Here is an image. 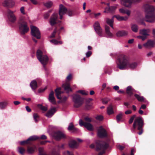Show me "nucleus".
<instances>
[{
  "mask_svg": "<svg viewBox=\"0 0 155 155\" xmlns=\"http://www.w3.org/2000/svg\"><path fill=\"white\" fill-rule=\"evenodd\" d=\"M53 136L56 140H59L65 137V135L61 132L60 131L55 132Z\"/></svg>",
  "mask_w": 155,
  "mask_h": 155,
  "instance_id": "nucleus-13",
  "label": "nucleus"
},
{
  "mask_svg": "<svg viewBox=\"0 0 155 155\" xmlns=\"http://www.w3.org/2000/svg\"><path fill=\"white\" fill-rule=\"evenodd\" d=\"M114 17L110 19L107 18L106 19V22L112 28H113V23L114 22Z\"/></svg>",
  "mask_w": 155,
  "mask_h": 155,
  "instance_id": "nucleus-30",
  "label": "nucleus"
},
{
  "mask_svg": "<svg viewBox=\"0 0 155 155\" xmlns=\"http://www.w3.org/2000/svg\"><path fill=\"white\" fill-rule=\"evenodd\" d=\"M155 43L154 41L150 40H148L146 43H144L143 46L147 48H150L154 47Z\"/></svg>",
  "mask_w": 155,
  "mask_h": 155,
  "instance_id": "nucleus-19",
  "label": "nucleus"
},
{
  "mask_svg": "<svg viewBox=\"0 0 155 155\" xmlns=\"http://www.w3.org/2000/svg\"><path fill=\"white\" fill-rule=\"evenodd\" d=\"M107 113L108 115H110L114 113L113 107L112 105H110L107 109Z\"/></svg>",
  "mask_w": 155,
  "mask_h": 155,
  "instance_id": "nucleus-33",
  "label": "nucleus"
},
{
  "mask_svg": "<svg viewBox=\"0 0 155 155\" xmlns=\"http://www.w3.org/2000/svg\"><path fill=\"white\" fill-rule=\"evenodd\" d=\"M67 11V8L63 5L60 4L59 5V14L60 16V19H62L63 15L65 14Z\"/></svg>",
  "mask_w": 155,
  "mask_h": 155,
  "instance_id": "nucleus-14",
  "label": "nucleus"
},
{
  "mask_svg": "<svg viewBox=\"0 0 155 155\" xmlns=\"http://www.w3.org/2000/svg\"><path fill=\"white\" fill-rule=\"evenodd\" d=\"M144 122L142 117H137L134 120L133 125V128L131 129L132 132H135L136 129L138 131L137 134L141 135L143 132V127L144 125Z\"/></svg>",
  "mask_w": 155,
  "mask_h": 155,
  "instance_id": "nucleus-3",
  "label": "nucleus"
},
{
  "mask_svg": "<svg viewBox=\"0 0 155 155\" xmlns=\"http://www.w3.org/2000/svg\"><path fill=\"white\" fill-rule=\"evenodd\" d=\"M145 14V21L149 22H153L155 20V8L148 4L144 5Z\"/></svg>",
  "mask_w": 155,
  "mask_h": 155,
  "instance_id": "nucleus-2",
  "label": "nucleus"
},
{
  "mask_svg": "<svg viewBox=\"0 0 155 155\" xmlns=\"http://www.w3.org/2000/svg\"><path fill=\"white\" fill-rule=\"evenodd\" d=\"M128 32L124 30L119 31L116 33V35L117 37H124L127 36Z\"/></svg>",
  "mask_w": 155,
  "mask_h": 155,
  "instance_id": "nucleus-23",
  "label": "nucleus"
},
{
  "mask_svg": "<svg viewBox=\"0 0 155 155\" xmlns=\"http://www.w3.org/2000/svg\"><path fill=\"white\" fill-rule=\"evenodd\" d=\"M15 4L14 2L12 0H5L3 3L4 6L8 8L13 7Z\"/></svg>",
  "mask_w": 155,
  "mask_h": 155,
  "instance_id": "nucleus-18",
  "label": "nucleus"
},
{
  "mask_svg": "<svg viewBox=\"0 0 155 155\" xmlns=\"http://www.w3.org/2000/svg\"><path fill=\"white\" fill-rule=\"evenodd\" d=\"M48 100L49 101L54 104H56V102L54 96V92L53 91H51L49 95Z\"/></svg>",
  "mask_w": 155,
  "mask_h": 155,
  "instance_id": "nucleus-20",
  "label": "nucleus"
},
{
  "mask_svg": "<svg viewBox=\"0 0 155 155\" xmlns=\"http://www.w3.org/2000/svg\"><path fill=\"white\" fill-rule=\"evenodd\" d=\"M56 111L55 108H51L45 114V116L48 117H51Z\"/></svg>",
  "mask_w": 155,
  "mask_h": 155,
  "instance_id": "nucleus-22",
  "label": "nucleus"
},
{
  "mask_svg": "<svg viewBox=\"0 0 155 155\" xmlns=\"http://www.w3.org/2000/svg\"><path fill=\"white\" fill-rule=\"evenodd\" d=\"M74 127L73 125V123H71L68 127V130L70 131H72L73 128Z\"/></svg>",
  "mask_w": 155,
  "mask_h": 155,
  "instance_id": "nucleus-44",
  "label": "nucleus"
},
{
  "mask_svg": "<svg viewBox=\"0 0 155 155\" xmlns=\"http://www.w3.org/2000/svg\"><path fill=\"white\" fill-rule=\"evenodd\" d=\"M38 107L42 110L45 111L47 110L48 108L47 107L43 106L42 104H38L37 105Z\"/></svg>",
  "mask_w": 155,
  "mask_h": 155,
  "instance_id": "nucleus-35",
  "label": "nucleus"
},
{
  "mask_svg": "<svg viewBox=\"0 0 155 155\" xmlns=\"http://www.w3.org/2000/svg\"><path fill=\"white\" fill-rule=\"evenodd\" d=\"M33 118L35 122L36 123L38 121L39 119V116L37 114L35 113L33 114Z\"/></svg>",
  "mask_w": 155,
  "mask_h": 155,
  "instance_id": "nucleus-39",
  "label": "nucleus"
},
{
  "mask_svg": "<svg viewBox=\"0 0 155 155\" xmlns=\"http://www.w3.org/2000/svg\"><path fill=\"white\" fill-rule=\"evenodd\" d=\"M131 29L134 32H136L138 30V27L136 24L132 25L131 26Z\"/></svg>",
  "mask_w": 155,
  "mask_h": 155,
  "instance_id": "nucleus-36",
  "label": "nucleus"
},
{
  "mask_svg": "<svg viewBox=\"0 0 155 155\" xmlns=\"http://www.w3.org/2000/svg\"><path fill=\"white\" fill-rule=\"evenodd\" d=\"M134 90L131 86L127 87L126 89V93L130 97H131L133 94Z\"/></svg>",
  "mask_w": 155,
  "mask_h": 155,
  "instance_id": "nucleus-26",
  "label": "nucleus"
},
{
  "mask_svg": "<svg viewBox=\"0 0 155 155\" xmlns=\"http://www.w3.org/2000/svg\"><path fill=\"white\" fill-rule=\"evenodd\" d=\"M7 16L8 21L12 23H14L16 20V17L14 14L13 11L8 9L7 11Z\"/></svg>",
  "mask_w": 155,
  "mask_h": 155,
  "instance_id": "nucleus-9",
  "label": "nucleus"
},
{
  "mask_svg": "<svg viewBox=\"0 0 155 155\" xmlns=\"http://www.w3.org/2000/svg\"><path fill=\"white\" fill-rule=\"evenodd\" d=\"M87 123L84 122L82 120L80 119L79 121V124L81 126H85Z\"/></svg>",
  "mask_w": 155,
  "mask_h": 155,
  "instance_id": "nucleus-48",
  "label": "nucleus"
},
{
  "mask_svg": "<svg viewBox=\"0 0 155 155\" xmlns=\"http://www.w3.org/2000/svg\"><path fill=\"white\" fill-rule=\"evenodd\" d=\"M92 107V104L91 103H87L86 105L85 108L87 110H89Z\"/></svg>",
  "mask_w": 155,
  "mask_h": 155,
  "instance_id": "nucleus-45",
  "label": "nucleus"
},
{
  "mask_svg": "<svg viewBox=\"0 0 155 155\" xmlns=\"http://www.w3.org/2000/svg\"><path fill=\"white\" fill-rule=\"evenodd\" d=\"M61 87H58L55 90V95L57 98L61 100V94L62 93L61 91Z\"/></svg>",
  "mask_w": 155,
  "mask_h": 155,
  "instance_id": "nucleus-25",
  "label": "nucleus"
},
{
  "mask_svg": "<svg viewBox=\"0 0 155 155\" xmlns=\"http://www.w3.org/2000/svg\"><path fill=\"white\" fill-rule=\"evenodd\" d=\"M30 86L34 90H36L38 87L37 82L35 80H33L31 82Z\"/></svg>",
  "mask_w": 155,
  "mask_h": 155,
  "instance_id": "nucleus-27",
  "label": "nucleus"
},
{
  "mask_svg": "<svg viewBox=\"0 0 155 155\" xmlns=\"http://www.w3.org/2000/svg\"><path fill=\"white\" fill-rule=\"evenodd\" d=\"M7 103L6 102H0V108L3 109L5 108L7 105Z\"/></svg>",
  "mask_w": 155,
  "mask_h": 155,
  "instance_id": "nucleus-38",
  "label": "nucleus"
},
{
  "mask_svg": "<svg viewBox=\"0 0 155 155\" xmlns=\"http://www.w3.org/2000/svg\"><path fill=\"white\" fill-rule=\"evenodd\" d=\"M37 137L39 138L37 139V140L39 139H41L42 140H45L47 139V137L44 134L41 135L40 137H38L37 136Z\"/></svg>",
  "mask_w": 155,
  "mask_h": 155,
  "instance_id": "nucleus-54",
  "label": "nucleus"
},
{
  "mask_svg": "<svg viewBox=\"0 0 155 155\" xmlns=\"http://www.w3.org/2000/svg\"><path fill=\"white\" fill-rule=\"evenodd\" d=\"M134 96L139 101L143 102L145 101V99L143 96H140L138 94H135Z\"/></svg>",
  "mask_w": 155,
  "mask_h": 155,
  "instance_id": "nucleus-29",
  "label": "nucleus"
},
{
  "mask_svg": "<svg viewBox=\"0 0 155 155\" xmlns=\"http://www.w3.org/2000/svg\"><path fill=\"white\" fill-rule=\"evenodd\" d=\"M50 141L48 140L41 141L40 142V144L41 145H45L47 143H50Z\"/></svg>",
  "mask_w": 155,
  "mask_h": 155,
  "instance_id": "nucleus-59",
  "label": "nucleus"
},
{
  "mask_svg": "<svg viewBox=\"0 0 155 155\" xmlns=\"http://www.w3.org/2000/svg\"><path fill=\"white\" fill-rule=\"evenodd\" d=\"M137 38L142 39V41H144L147 38V36L143 35H139L137 36Z\"/></svg>",
  "mask_w": 155,
  "mask_h": 155,
  "instance_id": "nucleus-51",
  "label": "nucleus"
},
{
  "mask_svg": "<svg viewBox=\"0 0 155 155\" xmlns=\"http://www.w3.org/2000/svg\"><path fill=\"white\" fill-rule=\"evenodd\" d=\"M118 6V5H116L114 6L106 7L104 12V13H110L112 14H114Z\"/></svg>",
  "mask_w": 155,
  "mask_h": 155,
  "instance_id": "nucleus-16",
  "label": "nucleus"
},
{
  "mask_svg": "<svg viewBox=\"0 0 155 155\" xmlns=\"http://www.w3.org/2000/svg\"><path fill=\"white\" fill-rule=\"evenodd\" d=\"M113 17L116 18L117 20L119 21H126L127 20L128 18L127 17H123L119 15H115L113 16Z\"/></svg>",
  "mask_w": 155,
  "mask_h": 155,
  "instance_id": "nucleus-31",
  "label": "nucleus"
},
{
  "mask_svg": "<svg viewBox=\"0 0 155 155\" xmlns=\"http://www.w3.org/2000/svg\"><path fill=\"white\" fill-rule=\"evenodd\" d=\"M51 42L53 43L55 45H58V44H62L63 43L62 41H58L57 40L53 39L51 41Z\"/></svg>",
  "mask_w": 155,
  "mask_h": 155,
  "instance_id": "nucleus-37",
  "label": "nucleus"
},
{
  "mask_svg": "<svg viewBox=\"0 0 155 155\" xmlns=\"http://www.w3.org/2000/svg\"><path fill=\"white\" fill-rule=\"evenodd\" d=\"M27 151L28 153H31L34 152V150L32 147H28Z\"/></svg>",
  "mask_w": 155,
  "mask_h": 155,
  "instance_id": "nucleus-47",
  "label": "nucleus"
},
{
  "mask_svg": "<svg viewBox=\"0 0 155 155\" xmlns=\"http://www.w3.org/2000/svg\"><path fill=\"white\" fill-rule=\"evenodd\" d=\"M68 98V97L64 96L63 97V98L61 97V102L62 103L65 102L67 100Z\"/></svg>",
  "mask_w": 155,
  "mask_h": 155,
  "instance_id": "nucleus-55",
  "label": "nucleus"
},
{
  "mask_svg": "<svg viewBox=\"0 0 155 155\" xmlns=\"http://www.w3.org/2000/svg\"><path fill=\"white\" fill-rule=\"evenodd\" d=\"M72 101L74 102V107L78 108L81 107L84 102V98L77 94H74L72 95Z\"/></svg>",
  "mask_w": 155,
  "mask_h": 155,
  "instance_id": "nucleus-6",
  "label": "nucleus"
},
{
  "mask_svg": "<svg viewBox=\"0 0 155 155\" xmlns=\"http://www.w3.org/2000/svg\"><path fill=\"white\" fill-rule=\"evenodd\" d=\"M19 25V30L21 35H24L29 30L28 24L22 18H20L18 22Z\"/></svg>",
  "mask_w": 155,
  "mask_h": 155,
  "instance_id": "nucleus-5",
  "label": "nucleus"
},
{
  "mask_svg": "<svg viewBox=\"0 0 155 155\" xmlns=\"http://www.w3.org/2000/svg\"><path fill=\"white\" fill-rule=\"evenodd\" d=\"M72 132L74 133H77L79 131V129L75 127L72 130Z\"/></svg>",
  "mask_w": 155,
  "mask_h": 155,
  "instance_id": "nucleus-63",
  "label": "nucleus"
},
{
  "mask_svg": "<svg viewBox=\"0 0 155 155\" xmlns=\"http://www.w3.org/2000/svg\"><path fill=\"white\" fill-rule=\"evenodd\" d=\"M97 136L100 138L106 137L107 135L106 131L102 126L100 127V129L98 130L97 133Z\"/></svg>",
  "mask_w": 155,
  "mask_h": 155,
  "instance_id": "nucleus-12",
  "label": "nucleus"
},
{
  "mask_svg": "<svg viewBox=\"0 0 155 155\" xmlns=\"http://www.w3.org/2000/svg\"><path fill=\"white\" fill-rule=\"evenodd\" d=\"M84 120L85 121L90 122L91 121V119L87 117H86L84 118Z\"/></svg>",
  "mask_w": 155,
  "mask_h": 155,
  "instance_id": "nucleus-62",
  "label": "nucleus"
},
{
  "mask_svg": "<svg viewBox=\"0 0 155 155\" xmlns=\"http://www.w3.org/2000/svg\"><path fill=\"white\" fill-rule=\"evenodd\" d=\"M18 150L19 153L21 154H24L25 151V149L23 148L22 147H18Z\"/></svg>",
  "mask_w": 155,
  "mask_h": 155,
  "instance_id": "nucleus-46",
  "label": "nucleus"
},
{
  "mask_svg": "<svg viewBox=\"0 0 155 155\" xmlns=\"http://www.w3.org/2000/svg\"><path fill=\"white\" fill-rule=\"evenodd\" d=\"M51 12V11L50 10L45 13L44 15V18L45 19H47L48 18L50 15V13Z\"/></svg>",
  "mask_w": 155,
  "mask_h": 155,
  "instance_id": "nucleus-50",
  "label": "nucleus"
},
{
  "mask_svg": "<svg viewBox=\"0 0 155 155\" xmlns=\"http://www.w3.org/2000/svg\"><path fill=\"white\" fill-rule=\"evenodd\" d=\"M149 31V29H141L140 30V33L143 36H147L149 35L148 33Z\"/></svg>",
  "mask_w": 155,
  "mask_h": 155,
  "instance_id": "nucleus-28",
  "label": "nucleus"
},
{
  "mask_svg": "<svg viewBox=\"0 0 155 155\" xmlns=\"http://www.w3.org/2000/svg\"><path fill=\"white\" fill-rule=\"evenodd\" d=\"M105 31L106 34L109 37H111L112 36V34L111 33L110 31V27L107 25L105 26Z\"/></svg>",
  "mask_w": 155,
  "mask_h": 155,
  "instance_id": "nucleus-32",
  "label": "nucleus"
},
{
  "mask_svg": "<svg viewBox=\"0 0 155 155\" xmlns=\"http://www.w3.org/2000/svg\"><path fill=\"white\" fill-rule=\"evenodd\" d=\"M77 93H79L82 95H87L88 94V92H86L84 91L80 90L77 91Z\"/></svg>",
  "mask_w": 155,
  "mask_h": 155,
  "instance_id": "nucleus-42",
  "label": "nucleus"
},
{
  "mask_svg": "<svg viewBox=\"0 0 155 155\" xmlns=\"http://www.w3.org/2000/svg\"><path fill=\"white\" fill-rule=\"evenodd\" d=\"M123 114L122 113H120L118 114L116 117V120L117 122H119L122 118Z\"/></svg>",
  "mask_w": 155,
  "mask_h": 155,
  "instance_id": "nucleus-40",
  "label": "nucleus"
},
{
  "mask_svg": "<svg viewBox=\"0 0 155 155\" xmlns=\"http://www.w3.org/2000/svg\"><path fill=\"white\" fill-rule=\"evenodd\" d=\"M92 52L91 51H88L86 54V56L87 58L90 57L92 54Z\"/></svg>",
  "mask_w": 155,
  "mask_h": 155,
  "instance_id": "nucleus-57",
  "label": "nucleus"
},
{
  "mask_svg": "<svg viewBox=\"0 0 155 155\" xmlns=\"http://www.w3.org/2000/svg\"><path fill=\"white\" fill-rule=\"evenodd\" d=\"M94 14V17L95 18H97V17L100 16L101 15V13H91V14Z\"/></svg>",
  "mask_w": 155,
  "mask_h": 155,
  "instance_id": "nucleus-60",
  "label": "nucleus"
},
{
  "mask_svg": "<svg viewBox=\"0 0 155 155\" xmlns=\"http://www.w3.org/2000/svg\"><path fill=\"white\" fill-rule=\"evenodd\" d=\"M96 149L97 151L101 150L98 155H102L109 146V143L104 141L97 140L96 142Z\"/></svg>",
  "mask_w": 155,
  "mask_h": 155,
  "instance_id": "nucleus-4",
  "label": "nucleus"
},
{
  "mask_svg": "<svg viewBox=\"0 0 155 155\" xmlns=\"http://www.w3.org/2000/svg\"><path fill=\"white\" fill-rule=\"evenodd\" d=\"M52 5V2L51 1L47 2L44 4V5L46 7L49 8H50Z\"/></svg>",
  "mask_w": 155,
  "mask_h": 155,
  "instance_id": "nucleus-43",
  "label": "nucleus"
},
{
  "mask_svg": "<svg viewBox=\"0 0 155 155\" xmlns=\"http://www.w3.org/2000/svg\"><path fill=\"white\" fill-rule=\"evenodd\" d=\"M67 155H74L73 153L72 152H70L69 151H67L64 152Z\"/></svg>",
  "mask_w": 155,
  "mask_h": 155,
  "instance_id": "nucleus-61",
  "label": "nucleus"
},
{
  "mask_svg": "<svg viewBox=\"0 0 155 155\" xmlns=\"http://www.w3.org/2000/svg\"><path fill=\"white\" fill-rule=\"evenodd\" d=\"M117 64V68L121 70H125L127 68L134 69L137 65V64L135 62L130 63L128 58L126 56L123 54L118 56Z\"/></svg>",
  "mask_w": 155,
  "mask_h": 155,
  "instance_id": "nucleus-1",
  "label": "nucleus"
},
{
  "mask_svg": "<svg viewBox=\"0 0 155 155\" xmlns=\"http://www.w3.org/2000/svg\"><path fill=\"white\" fill-rule=\"evenodd\" d=\"M85 127L88 130L90 131H92L94 130L93 126L89 123H87Z\"/></svg>",
  "mask_w": 155,
  "mask_h": 155,
  "instance_id": "nucleus-34",
  "label": "nucleus"
},
{
  "mask_svg": "<svg viewBox=\"0 0 155 155\" xmlns=\"http://www.w3.org/2000/svg\"><path fill=\"white\" fill-rule=\"evenodd\" d=\"M42 54V51L40 50L39 49L37 51L36 54L37 58L45 68L48 63V58L47 55H43Z\"/></svg>",
  "mask_w": 155,
  "mask_h": 155,
  "instance_id": "nucleus-7",
  "label": "nucleus"
},
{
  "mask_svg": "<svg viewBox=\"0 0 155 155\" xmlns=\"http://www.w3.org/2000/svg\"><path fill=\"white\" fill-rule=\"evenodd\" d=\"M31 35L34 37H32V39L33 41L37 43V41L35 38H36L37 39H40L41 38V33L39 29L35 26L31 27Z\"/></svg>",
  "mask_w": 155,
  "mask_h": 155,
  "instance_id": "nucleus-8",
  "label": "nucleus"
},
{
  "mask_svg": "<svg viewBox=\"0 0 155 155\" xmlns=\"http://www.w3.org/2000/svg\"><path fill=\"white\" fill-rule=\"evenodd\" d=\"M69 147L71 148H76L78 146L77 143L74 140H71L68 143Z\"/></svg>",
  "mask_w": 155,
  "mask_h": 155,
  "instance_id": "nucleus-24",
  "label": "nucleus"
},
{
  "mask_svg": "<svg viewBox=\"0 0 155 155\" xmlns=\"http://www.w3.org/2000/svg\"><path fill=\"white\" fill-rule=\"evenodd\" d=\"M57 32V28H56L54 30V31L52 34L51 35V38H54L55 37V34Z\"/></svg>",
  "mask_w": 155,
  "mask_h": 155,
  "instance_id": "nucleus-56",
  "label": "nucleus"
},
{
  "mask_svg": "<svg viewBox=\"0 0 155 155\" xmlns=\"http://www.w3.org/2000/svg\"><path fill=\"white\" fill-rule=\"evenodd\" d=\"M94 30L96 33L100 37L102 36V31L100 24L98 21L96 22L94 25Z\"/></svg>",
  "mask_w": 155,
  "mask_h": 155,
  "instance_id": "nucleus-11",
  "label": "nucleus"
},
{
  "mask_svg": "<svg viewBox=\"0 0 155 155\" xmlns=\"http://www.w3.org/2000/svg\"><path fill=\"white\" fill-rule=\"evenodd\" d=\"M20 10L22 13L23 14H25L24 7H21Z\"/></svg>",
  "mask_w": 155,
  "mask_h": 155,
  "instance_id": "nucleus-64",
  "label": "nucleus"
},
{
  "mask_svg": "<svg viewBox=\"0 0 155 155\" xmlns=\"http://www.w3.org/2000/svg\"><path fill=\"white\" fill-rule=\"evenodd\" d=\"M136 117H136V115H134L132 116L129 119V123L130 124H132L134 120V119L135 118V119Z\"/></svg>",
  "mask_w": 155,
  "mask_h": 155,
  "instance_id": "nucleus-41",
  "label": "nucleus"
},
{
  "mask_svg": "<svg viewBox=\"0 0 155 155\" xmlns=\"http://www.w3.org/2000/svg\"><path fill=\"white\" fill-rule=\"evenodd\" d=\"M121 4L124 6L129 7L131 6L132 3H137L140 0H120Z\"/></svg>",
  "mask_w": 155,
  "mask_h": 155,
  "instance_id": "nucleus-10",
  "label": "nucleus"
},
{
  "mask_svg": "<svg viewBox=\"0 0 155 155\" xmlns=\"http://www.w3.org/2000/svg\"><path fill=\"white\" fill-rule=\"evenodd\" d=\"M62 87L64 88L67 93L72 91V89L70 87V84L68 82L63 84L62 85Z\"/></svg>",
  "mask_w": 155,
  "mask_h": 155,
  "instance_id": "nucleus-21",
  "label": "nucleus"
},
{
  "mask_svg": "<svg viewBox=\"0 0 155 155\" xmlns=\"http://www.w3.org/2000/svg\"><path fill=\"white\" fill-rule=\"evenodd\" d=\"M39 138L37 136H31L26 140L22 141L20 142V144L21 145H24L25 144L29 143L30 141H33L37 140Z\"/></svg>",
  "mask_w": 155,
  "mask_h": 155,
  "instance_id": "nucleus-17",
  "label": "nucleus"
},
{
  "mask_svg": "<svg viewBox=\"0 0 155 155\" xmlns=\"http://www.w3.org/2000/svg\"><path fill=\"white\" fill-rule=\"evenodd\" d=\"M110 101V99L108 98H104L102 100V101L104 104H106Z\"/></svg>",
  "mask_w": 155,
  "mask_h": 155,
  "instance_id": "nucleus-52",
  "label": "nucleus"
},
{
  "mask_svg": "<svg viewBox=\"0 0 155 155\" xmlns=\"http://www.w3.org/2000/svg\"><path fill=\"white\" fill-rule=\"evenodd\" d=\"M52 155H60L59 152L57 151L56 150H53L52 152Z\"/></svg>",
  "mask_w": 155,
  "mask_h": 155,
  "instance_id": "nucleus-58",
  "label": "nucleus"
},
{
  "mask_svg": "<svg viewBox=\"0 0 155 155\" xmlns=\"http://www.w3.org/2000/svg\"><path fill=\"white\" fill-rule=\"evenodd\" d=\"M67 14L69 16H72L73 15V13L72 11H71V10H67Z\"/></svg>",
  "mask_w": 155,
  "mask_h": 155,
  "instance_id": "nucleus-53",
  "label": "nucleus"
},
{
  "mask_svg": "<svg viewBox=\"0 0 155 155\" xmlns=\"http://www.w3.org/2000/svg\"><path fill=\"white\" fill-rule=\"evenodd\" d=\"M58 14L54 13L51 16L50 19V23L52 26H53L57 23Z\"/></svg>",
  "mask_w": 155,
  "mask_h": 155,
  "instance_id": "nucleus-15",
  "label": "nucleus"
},
{
  "mask_svg": "<svg viewBox=\"0 0 155 155\" xmlns=\"http://www.w3.org/2000/svg\"><path fill=\"white\" fill-rule=\"evenodd\" d=\"M96 119L97 120H103L104 117L102 115H98L96 117Z\"/></svg>",
  "mask_w": 155,
  "mask_h": 155,
  "instance_id": "nucleus-49",
  "label": "nucleus"
}]
</instances>
